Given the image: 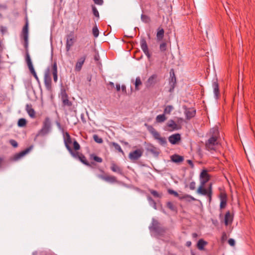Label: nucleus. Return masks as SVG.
<instances>
[{
	"instance_id": "13",
	"label": "nucleus",
	"mask_w": 255,
	"mask_h": 255,
	"mask_svg": "<svg viewBox=\"0 0 255 255\" xmlns=\"http://www.w3.org/2000/svg\"><path fill=\"white\" fill-rule=\"evenodd\" d=\"M72 139L70 136V135L68 133H66V137L64 139V143L66 147L68 149V150L70 152V153L73 155L75 156L74 152L73 151L71 147H70V144L72 143Z\"/></svg>"
},
{
	"instance_id": "23",
	"label": "nucleus",
	"mask_w": 255,
	"mask_h": 255,
	"mask_svg": "<svg viewBox=\"0 0 255 255\" xmlns=\"http://www.w3.org/2000/svg\"><path fill=\"white\" fill-rule=\"evenodd\" d=\"M164 29L161 27H159L157 29L156 33V39L157 41H160L162 40L164 37Z\"/></svg>"
},
{
	"instance_id": "57",
	"label": "nucleus",
	"mask_w": 255,
	"mask_h": 255,
	"mask_svg": "<svg viewBox=\"0 0 255 255\" xmlns=\"http://www.w3.org/2000/svg\"><path fill=\"white\" fill-rule=\"evenodd\" d=\"M24 46L25 48L26 49H27V47H28V39H24Z\"/></svg>"
},
{
	"instance_id": "20",
	"label": "nucleus",
	"mask_w": 255,
	"mask_h": 255,
	"mask_svg": "<svg viewBox=\"0 0 255 255\" xmlns=\"http://www.w3.org/2000/svg\"><path fill=\"white\" fill-rule=\"evenodd\" d=\"M31 148H27L25 150L16 153L13 156V159L15 161L19 159H20L21 157H23L24 155H25L27 153H28L29 151L30 150Z\"/></svg>"
},
{
	"instance_id": "38",
	"label": "nucleus",
	"mask_w": 255,
	"mask_h": 255,
	"mask_svg": "<svg viewBox=\"0 0 255 255\" xmlns=\"http://www.w3.org/2000/svg\"><path fill=\"white\" fill-rule=\"evenodd\" d=\"M167 49V44L166 42H162L159 45V50L161 52H164Z\"/></svg>"
},
{
	"instance_id": "8",
	"label": "nucleus",
	"mask_w": 255,
	"mask_h": 255,
	"mask_svg": "<svg viewBox=\"0 0 255 255\" xmlns=\"http://www.w3.org/2000/svg\"><path fill=\"white\" fill-rule=\"evenodd\" d=\"M61 97L63 106L71 107L72 106V102L69 100L68 96L65 90H62Z\"/></svg>"
},
{
	"instance_id": "46",
	"label": "nucleus",
	"mask_w": 255,
	"mask_h": 255,
	"mask_svg": "<svg viewBox=\"0 0 255 255\" xmlns=\"http://www.w3.org/2000/svg\"><path fill=\"white\" fill-rule=\"evenodd\" d=\"M92 10H93V14H94L96 17H99V12H98V11L97 9L96 8V7L95 6H92Z\"/></svg>"
},
{
	"instance_id": "31",
	"label": "nucleus",
	"mask_w": 255,
	"mask_h": 255,
	"mask_svg": "<svg viewBox=\"0 0 255 255\" xmlns=\"http://www.w3.org/2000/svg\"><path fill=\"white\" fill-rule=\"evenodd\" d=\"M149 132L152 134L154 138L157 139L160 136L159 133L152 127H150L149 128Z\"/></svg>"
},
{
	"instance_id": "26",
	"label": "nucleus",
	"mask_w": 255,
	"mask_h": 255,
	"mask_svg": "<svg viewBox=\"0 0 255 255\" xmlns=\"http://www.w3.org/2000/svg\"><path fill=\"white\" fill-rule=\"evenodd\" d=\"M52 74L53 76L54 81L56 83L57 81L58 76H57V66L56 62H54L52 67Z\"/></svg>"
},
{
	"instance_id": "36",
	"label": "nucleus",
	"mask_w": 255,
	"mask_h": 255,
	"mask_svg": "<svg viewBox=\"0 0 255 255\" xmlns=\"http://www.w3.org/2000/svg\"><path fill=\"white\" fill-rule=\"evenodd\" d=\"M166 206L170 210L176 212L177 211V208L175 205L171 202H168L166 203Z\"/></svg>"
},
{
	"instance_id": "45",
	"label": "nucleus",
	"mask_w": 255,
	"mask_h": 255,
	"mask_svg": "<svg viewBox=\"0 0 255 255\" xmlns=\"http://www.w3.org/2000/svg\"><path fill=\"white\" fill-rule=\"evenodd\" d=\"M150 193L155 197L160 198L161 197V195L159 194L156 191L154 190H150Z\"/></svg>"
},
{
	"instance_id": "5",
	"label": "nucleus",
	"mask_w": 255,
	"mask_h": 255,
	"mask_svg": "<svg viewBox=\"0 0 255 255\" xmlns=\"http://www.w3.org/2000/svg\"><path fill=\"white\" fill-rule=\"evenodd\" d=\"M25 60H26V62L27 65V66H28L31 73L33 75V76L34 77V78L37 80H38V78L37 74L34 70V69L33 68V66L30 57V56H29L28 52H26Z\"/></svg>"
},
{
	"instance_id": "53",
	"label": "nucleus",
	"mask_w": 255,
	"mask_h": 255,
	"mask_svg": "<svg viewBox=\"0 0 255 255\" xmlns=\"http://www.w3.org/2000/svg\"><path fill=\"white\" fill-rule=\"evenodd\" d=\"M209 192V194H212V183H210L208 187L207 188Z\"/></svg>"
},
{
	"instance_id": "40",
	"label": "nucleus",
	"mask_w": 255,
	"mask_h": 255,
	"mask_svg": "<svg viewBox=\"0 0 255 255\" xmlns=\"http://www.w3.org/2000/svg\"><path fill=\"white\" fill-rule=\"evenodd\" d=\"M141 20L145 23H149L150 21V17L144 14H142L141 16Z\"/></svg>"
},
{
	"instance_id": "58",
	"label": "nucleus",
	"mask_w": 255,
	"mask_h": 255,
	"mask_svg": "<svg viewBox=\"0 0 255 255\" xmlns=\"http://www.w3.org/2000/svg\"><path fill=\"white\" fill-rule=\"evenodd\" d=\"M121 89H122V90L123 92L124 93H126V87L125 85H123L122 86H121Z\"/></svg>"
},
{
	"instance_id": "34",
	"label": "nucleus",
	"mask_w": 255,
	"mask_h": 255,
	"mask_svg": "<svg viewBox=\"0 0 255 255\" xmlns=\"http://www.w3.org/2000/svg\"><path fill=\"white\" fill-rule=\"evenodd\" d=\"M167 119L164 114L159 115L156 117V121L157 123H161L164 122Z\"/></svg>"
},
{
	"instance_id": "35",
	"label": "nucleus",
	"mask_w": 255,
	"mask_h": 255,
	"mask_svg": "<svg viewBox=\"0 0 255 255\" xmlns=\"http://www.w3.org/2000/svg\"><path fill=\"white\" fill-rule=\"evenodd\" d=\"M141 85L142 82L141 81L140 78L139 77H136L134 82L135 90L138 91L140 89L139 86H141Z\"/></svg>"
},
{
	"instance_id": "1",
	"label": "nucleus",
	"mask_w": 255,
	"mask_h": 255,
	"mask_svg": "<svg viewBox=\"0 0 255 255\" xmlns=\"http://www.w3.org/2000/svg\"><path fill=\"white\" fill-rule=\"evenodd\" d=\"M209 138L206 141V148L210 151L216 150V146L219 143V132L217 127L211 128L208 133Z\"/></svg>"
},
{
	"instance_id": "17",
	"label": "nucleus",
	"mask_w": 255,
	"mask_h": 255,
	"mask_svg": "<svg viewBox=\"0 0 255 255\" xmlns=\"http://www.w3.org/2000/svg\"><path fill=\"white\" fill-rule=\"evenodd\" d=\"M44 84L45 87L49 89L51 88V79L49 70H47L44 75Z\"/></svg>"
},
{
	"instance_id": "6",
	"label": "nucleus",
	"mask_w": 255,
	"mask_h": 255,
	"mask_svg": "<svg viewBox=\"0 0 255 255\" xmlns=\"http://www.w3.org/2000/svg\"><path fill=\"white\" fill-rule=\"evenodd\" d=\"M158 81V75L153 74L148 78L145 84L147 88H150L155 85Z\"/></svg>"
},
{
	"instance_id": "44",
	"label": "nucleus",
	"mask_w": 255,
	"mask_h": 255,
	"mask_svg": "<svg viewBox=\"0 0 255 255\" xmlns=\"http://www.w3.org/2000/svg\"><path fill=\"white\" fill-rule=\"evenodd\" d=\"M182 199H185L186 200H187L188 201H196V199L195 198H194L193 197H192L189 195H186L182 197Z\"/></svg>"
},
{
	"instance_id": "18",
	"label": "nucleus",
	"mask_w": 255,
	"mask_h": 255,
	"mask_svg": "<svg viewBox=\"0 0 255 255\" xmlns=\"http://www.w3.org/2000/svg\"><path fill=\"white\" fill-rule=\"evenodd\" d=\"M75 156H73L75 157H78L79 159L85 165L92 167L91 164L89 163V162L87 160L86 157L83 155L82 154H79L78 152H74Z\"/></svg>"
},
{
	"instance_id": "10",
	"label": "nucleus",
	"mask_w": 255,
	"mask_h": 255,
	"mask_svg": "<svg viewBox=\"0 0 255 255\" xmlns=\"http://www.w3.org/2000/svg\"><path fill=\"white\" fill-rule=\"evenodd\" d=\"M170 81H169L170 88L169 90V92L170 93H172L174 89L176 86V77L175 76V74H174L173 69L171 70V71L170 72Z\"/></svg>"
},
{
	"instance_id": "41",
	"label": "nucleus",
	"mask_w": 255,
	"mask_h": 255,
	"mask_svg": "<svg viewBox=\"0 0 255 255\" xmlns=\"http://www.w3.org/2000/svg\"><path fill=\"white\" fill-rule=\"evenodd\" d=\"M157 140H158L159 143L162 145H164L167 143L166 138L161 136Z\"/></svg>"
},
{
	"instance_id": "33",
	"label": "nucleus",
	"mask_w": 255,
	"mask_h": 255,
	"mask_svg": "<svg viewBox=\"0 0 255 255\" xmlns=\"http://www.w3.org/2000/svg\"><path fill=\"white\" fill-rule=\"evenodd\" d=\"M90 159L93 160L99 163H101L103 161V159L101 157L97 156L95 154H91L90 155Z\"/></svg>"
},
{
	"instance_id": "28",
	"label": "nucleus",
	"mask_w": 255,
	"mask_h": 255,
	"mask_svg": "<svg viewBox=\"0 0 255 255\" xmlns=\"http://www.w3.org/2000/svg\"><path fill=\"white\" fill-rule=\"evenodd\" d=\"M26 110L31 118H34L35 116V112L32 108L31 105H27L26 106Z\"/></svg>"
},
{
	"instance_id": "21",
	"label": "nucleus",
	"mask_w": 255,
	"mask_h": 255,
	"mask_svg": "<svg viewBox=\"0 0 255 255\" xmlns=\"http://www.w3.org/2000/svg\"><path fill=\"white\" fill-rule=\"evenodd\" d=\"M233 219V217L231 215L230 211H228L226 212L225 216L224 222L226 226H228V225L231 224L232 223Z\"/></svg>"
},
{
	"instance_id": "42",
	"label": "nucleus",
	"mask_w": 255,
	"mask_h": 255,
	"mask_svg": "<svg viewBox=\"0 0 255 255\" xmlns=\"http://www.w3.org/2000/svg\"><path fill=\"white\" fill-rule=\"evenodd\" d=\"M92 33L94 37H97L99 35V30L96 25L93 27L92 29Z\"/></svg>"
},
{
	"instance_id": "55",
	"label": "nucleus",
	"mask_w": 255,
	"mask_h": 255,
	"mask_svg": "<svg viewBox=\"0 0 255 255\" xmlns=\"http://www.w3.org/2000/svg\"><path fill=\"white\" fill-rule=\"evenodd\" d=\"M187 162L191 166V168L194 167V164L191 160H187Z\"/></svg>"
},
{
	"instance_id": "14",
	"label": "nucleus",
	"mask_w": 255,
	"mask_h": 255,
	"mask_svg": "<svg viewBox=\"0 0 255 255\" xmlns=\"http://www.w3.org/2000/svg\"><path fill=\"white\" fill-rule=\"evenodd\" d=\"M86 59V56L83 55L78 59L75 66V71L79 72L81 70Z\"/></svg>"
},
{
	"instance_id": "25",
	"label": "nucleus",
	"mask_w": 255,
	"mask_h": 255,
	"mask_svg": "<svg viewBox=\"0 0 255 255\" xmlns=\"http://www.w3.org/2000/svg\"><path fill=\"white\" fill-rule=\"evenodd\" d=\"M204 186L205 185H200L197 189V192L199 194L207 196L209 195V192L207 189L204 188Z\"/></svg>"
},
{
	"instance_id": "4",
	"label": "nucleus",
	"mask_w": 255,
	"mask_h": 255,
	"mask_svg": "<svg viewBox=\"0 0 255 255\" xmlns=\"http://www.w3.org/2000/svg\"><path fill=\"white\" fill-rule=\"evenodd\" d=\"M75 42V38L73 32H71L66 36V49L69 51L71 47L73 45Z\"/></svg>"
},
{
	"instance_id": "3",
	"label": "nucleus",
	"mask_w": 255,
	"mask_h": 255,
	"mask_svg": "<svg viewBox=\"0 0 255 255\" xmlns=\"http://www.w3.org/2000/svg\"><path fill=\"white\" fill-rule=\"evenodd\" d=\"M181 128V126L177 124L173 120H170L164 127L165 130L172 131Z\"/></svg>"
},
{
	"instance_id": "7",
	"label": "nucleus",
	"mask_w": 255,
	"mask_h": 255,
	"mask_svg": "<svg viewBox=\"0 0 255 255\" xmlns=\"http://www.w3.org/2000/svg\"><path fill=\"white\" fill-rule=\"evenodd\" d=\"M143 150L142 148L136 149L130 152L128 157L131 160H136L139 159L142 155Z\"/></svg>"
},
{
	"instance_id": "49",
	"label": "nucleus",
	"mask_w": 255,
	"mask_h": 255,
	"mask_svg": "<svg viewBox=\"0 0 255 255\" xmlns=\"http://www.w3.org/2000/svg\"><path fill=\"white\" fill-rule=\"evenodd\" d=\"M196 183L194 181L191 182L189 184V188L191 190H193L195 189Z\"/></svg>"
},
{
	"instance_id": "12",
	"label": "nucleus",
	"mask_w": 255,
	"mask_h": 255,
	"mask_svg": "<svg viewBox=\"0 0 255 255\" xmlns=\"http://www.w3.org/2000/svg\"><path fill=\"white\" fill-rule=\"evenodd\" d=\"M140 46L142 50L147 57L148 58H150L151 54L149 53L146 41L144 38H142L140 40Z\"/></svg>"
},
{
	"instance_id": "22",
	"label": "nucleus",
	"mask_w": 255,
	"mask_h": 255,
	"mask_svg": "<svg viewBox=\"0 0 255 255\" xmlns=\"http://www.w3.org/2000/svg\"><path fill=\"white\" fill-rule=\"evenodd\" d=\"M186 119L190 120L192 118L194 117L196 114V111L193 109H186L185 112Z\"/></svg>"
},
{
	"instance_id": "62",
	"label": "nucleus",
	"mask_w": 255,
	"mask_h": 255,
	"mask_svg": "<svg viewBox=\"0 0 255 255\" xmlns=\"http://www.w3.org/2000/svg\"><path fill=\"white\" fill-rule=\"evenodd\" d=\"M198 237L197 234L194 233L192 234V237L193 238H196Z\"/></svg>"
},
{
	"instance_id": "27",
	"label": "nucleus",
	"mask_w": 255,
	"mask_h": 255,
	"mask_svg": "<svg viewBox=\"0 0 255 255\" xmlns=\"http://www.w3.org/2000/svg\"><path fill=\"white\" fill-rule=\"evenodd\" d=\"M28 22L26 21L25 25L23 27L22 34L23 39H28Z\"/></svg>"
},
{
	"instance_id": "60",
	"label": "nucleus",
	"mask_w": 255,
	"mask_h": 255,
	"mask_svg": "<svg viewBox=\"0 0 255 255\" xmlns=\"http://www.w3.org/2000/svg\"><path fill=\"white\" fill-rule=\"evenodd\" d=\"M121 89V86H120V85L119 84H116V90L117 91H119Z\"/></svg>"
},
{
	"instance_id": "50",
	"label": "nucleus",
	"mask_w": 255,
	"mask_h": 255,
	"mask_svg": "<svg viewBox=\"0 0 255 255\" xmlns=\"http://www.w3.org/2000/svg\"><path fill=\"white\" fill-rule=\"evenodd\" d=\"M168 192L170 194H172V195H174L175 196H178V194L177 192L172 190V189H169L168 190Z\"/></svg>"
},
{
	"instance_id": "32",
	"label": "nucleus",
	"mask_w": 255,
	"mask_h": 255,
	"mask_svg": "<svg viewBox=\"0 0 255 255\" xmlns=\"http://www.w3.org/2000/svg\"><path fill=\"white\" fill-rule=\"evenodd\" d=\"M207 244V243L203 239H200L197 243V248L200 250L204 249V247Z\"/></svg>"
},
{
	"instance_id": "43",
	"label": "nucleus",
	"mask_w": 255,
	"mask_h": 255,
	"mask_svg": "<svg viewBox=\"0 0 255 255\" xmlns=\"http://www.w3.org/2000/svg\"><path fill=\"white\" fill-rule=\"evenodd\" d=\"M93 138L94 140L97 143H101L103 142V139L97 134L94 135Z\"/></svg>"
},
{
	"instance_id": "15",
	"label": "nucleus",
	"mask_w": 255,
	"mask_h": 255,
	"mask_svg": "<svg viewBox=\"0 0 255 255\" xmlns=\"http://www.w3.org/2000/svg\"><path fill=\"white\" fill-rule=\"evenodd\" d=\"M219 198L220 200V207L221 209L225 208L227 205V194L224 192H221L219 195Z\"/></svg>"
},
{
	"instance_id": "63",
	"label": "nucleus",
	"mask_w": 255,
	"mask_h": 255,
	"mask_svg": "<svg viewBox=\"0 0 255 255\" xmlns=\"http://www.w3.org/2000/svg\"><path fill=\"white\" fill-rule=\"evenodd\" d=\"M6 6L0 4V9H6Z\"/></svg>"
},
{
	"instance_id": "64",
	"label": "nucleus",
	"mask_w": 255,
	"mask_h": 255,
	"mask_svg": "<svg viewBox=\"0 0 255 255\" xmlns=\"http://www.w3.org/2000/svg\"><path fill=\"white\" fill-rule=\"evenodd\" d=\"M186 245L188 247H190L191 245V242L190 241H188L186 243Z\"/></svg>"
},
{
	"instance_id": "19",
	"label": "nucleus",
	"mask_w": 255,
	"mask_h": 255,
	"mask_svg": "<svg viewBox=\"0 0 255 255\" xmlns=\"http://www.w3.org/2000/svg\"><path fill=\"white\" fill-rule=\"evenodd\" d=\"M169 141L173 144H176L181 139V136L180 134L179 133H176L171 135L169 137Z\"/></svg>"
},
{
	"instance_id": "16",
	"label": "nucleus",
	"mask_w": 255,
	"mask_h": 255,
	"mask_svg": "<svg viewBox=\"0 0 255 255\" xmlns=\"http://www.w3.org/2000/svg\"><path fill=\"white\" fill-rule=\"evenodd\" d=\"M111 169L112 171L117 173L121 175L124 174L122 168L118 165L114 161L112 162L111 163Z\"/></svg>"
},
{
	"instance_id": "39",
	"label": "nucleus",
	"mask_w": 255,
	"mask_h": 255,
	"mask_svg": "<svg viewBox=\"0 0 255 255\" xmlns=\"http://www.w3.org/2000/svg\"><path fill=\"white\" fill-rule=\"evenodd\" d=\"M17 125L19 127H25L26 125V120L23 118L20 119L18 121Z\"/></svg>"
},
{
	"instance_id": "61",
	"label": "nucleus",
	"mask_w": 255,
	"mask_h": 255,
	"mask_svg": "<svg viewBox=\"0 0 255 255\" xmlns=\"http://www.w3.org/2000/svg\"><path fill=\"white\" fill-rule=\"evenodd\" d=\"M3 162V158L2 157H0V168L1 167Z\"/></svg>"
},
{
	"instance_id": "48",
	"label": "nucleus",
	"mask_w": 255,
	"mask_h": 255,
	"mask_svg": "<svg viewBox=\"0 0 255 255\" xmlns=\"http://www.w3.org/2000/svg\"><path fill=\"white\" fill-rule=\"evenodd\" d=\"M73 146L74 149L76 150H79L80 148L79 144L76 140H75L73 142Z\"/></svg>"
},
{
	"instance_id": "2",
	"label": "nucleus",
	"mask_w": 255,
	"mask_h": 255,
	"mask_svg": "<svg viewBox=\"0 0 255 255\" xmlns=\"http://www.w3.org/2000/svg\"><path fill=\"white\" fill-rule=\"evenodd\" d=\"M51 122L49 118H46L43 123L41 129L38 132L39 135H44L47 134L50 130Z\"/></svg>"
},
{
	"instance_id": "52",
	"label": "nucleus",
	"mask_w": 255,
	"mask_h": 255,
	"mask_svg": "<svg viewBox=\"0 0 255 255\" xmlns=\"http://www.w3.org/2000/svg\"><path fill=\"white\" fill-rule=\"evenodd\" d=\"M93 0L95 4H98V5H102L104 2L103 0Z\"/></svg>"
},
{
	"instance_id": "51",
	"label": "nucleus",
	"mask_w": 255,
	"mask_h": 255,
	"mask_svg": "<svg viewBox=\"0 0 255 255\" xmlns=\"http://www.w3.org/2000/svg\"><path fill=\"white\" fill-rule=\"evenodd\" d=\"M228 243L231 246H234L235 245V240L233 239H230L229 240H228Z\"/></svg>"
},
{
	"instance_id": "37",
	"label": "nucleus",
	"mask_w": 255,
	"mask_h": 255,
	"mask_svg": "<svg viewBox=\"0 0 255 255\" xmlns=\"http://www.w3.org/2000/svg\"><path fill=\"white\" fill-rule=\"evenodd\" d=\"M173 107L172 106H171V105H168L166 107H165V108H164V114L165 115L166 114H167V115H169L170 114L171 111L173 110Z\"/></svg>"
},
{
	"instance_id": "47",
	"label": "nucleus",
	"mask_w": 255,
	"mask_h": 255,
	"mask_svg": "<svg viewBox=\"0 0 255 255\" xmlns=\"http://www.w3.org/2000/svg\"><path fill=\"white\" fill-rule=\"evenodd\" d=\"M9 143L14 147H17L18 146L17 142L14 139L9 140Z\"/></svg>"
},
{
	"instance_id": "11",
	"label": "nucleus",
	"mask_w": 255,
	"mask_h": 255,
	"mask_svg": "<svg viewBox=\"0 0 255 255\" xmlns=\"http://www.w3.org/2000/svg\"><path fill=\"white\" fill-rule=\"evenodd\" d=\"M200 185H205L210 180V175L205 169L203 170L200 175Z\"/></svg>"
},
{
	"instance_id": "24",
	"label": "nucleus",
	"mask_w": 255,
	"mask_h": 255,
	"mask_svg": "<svg viewBox=\"0 0 255 255\" xmlns=\"http://www.w3.org/2000/svg\"><path fill=\"white\" fill-rule=\"evenodd\" d=\"M170 158L172 162L176 163L182 162L184 160V157L178 154H174Z\"/></svg>"
},
{
	"instance_id": "30",
	"label": "nucleus",
	"mask_w": 255,
	"mask_h": 255,
	"mask_svg": "<svg viewBox=\"0 0 255 255\" xmlns=\"http://www.w3.org/2000/svg\"><path fill=\"white\" fill-rule=\"evenodd\" d=\"M109 145L110 146H112L114 147L116 150H117L119 152L121 153L123 155L125 154V153H124V151L123 150V149H122L121 147L117 143L115 142H111L110 143Z\"/></svg>"
},
{
	"instance_id": "59",
	"label": "nucleus",
	"mask_w": 255,
	"mask_h": 255,
	"mask_svg": "<svg viewBox=\"0 0 255 255\" xmlns=\"http://www.w3.org/2000/svg\"><path fill=\"white\" fill-rule=\"evenodd\" d=\"M109 85H110L111 86V89L114 88L115 87L114 83L112 82H110L109 83Z\"/></svg>"
},
{
	"instance_id": "9",
	"label": "nucleus",
	"mask_w": 255,
	"mask_h": 255,
	"mask_svg": "<svg viewBox=\"0 0 255 255\" xmlns=\"http://www.w3.org/2000/svg\"><path fill=\"white\" fill-rule=\"evenodd\" d=\"M98 177L99 178L106 181L109 183H118V181L117 179V178L113 175H100L99 174L97 175Z\"/></svg>"
},
{
	"instance_id": "54",
	"label": "nucleus",
	"mask_w": 255,
	"mask_h": 255,
	"mask_svg": "<svg viewBox=\"0 0 255 255\" xmlns=\"http://www.w3.org/2000/svg\"><path fill=\"white\" fill-rule=\"evenodd\" d=\"M148 200L150 202H151L153 204V207L155 209H156V203L151 198L148 197Z\"/></svg>"
},
{
	"instance_id": "29",
	"label": "nucleus",
	"mask_w": 255,
	"mask_h": 255,
	"mask_svg": "<svg viewBox=\"0 0 255 255\" xmlns=\"http://www.w3.org/2000/svg\"><path fill=\"white\" fill-rule=\"evenodd\" d=\"M213 88L214 90V93L216 99L218 98L220 93L219 89V85L217 81H214L213 83Z\"/></svg>"
},
{
	"instance_id": "56",
	"label": "nucleus",
	"mask_w": 255,
	"mask_h": 255,
	"mask_svg": "<svg viewBox=\"0 0 255 255\" xmlns=\"http://www.w3.org/2000/svg\"><path fill=\"white\" fill-rule=\"evenodd\" d=\"M212 194H209V195H208L207 196V197L208 198L209 203H210L211 202V201H212Z\"/></svg>"
}]
</instances>
